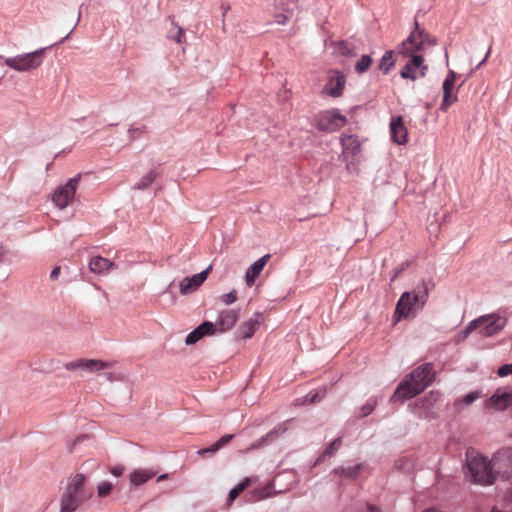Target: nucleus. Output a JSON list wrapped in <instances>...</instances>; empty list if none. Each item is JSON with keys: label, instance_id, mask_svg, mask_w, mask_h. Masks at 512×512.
I'll list each match as a JSON object with an SVG mask.
<instances>
[{"label": "nucleus", "instance_id": "c756f323", "mask_svg": "<svg viewBox=\"0 0 512 512\" xmlns=\"http://www.w3.org/2000/svg\"><path fill=\"white\" fill-rule=\"evenodd\" d=\"M232 438H233L232 434L224 435L216 443H214L210 447L199 450L198 453L200 455H204L206 453H215L216 451L221 449L223 446L228 444L232 440Z\"/></svg>", "mask_w": 512, "mask_h": 512}, {"label": "nucleus", "instance_id": "b1692460", "mask_svg": "<svg viewBox=\"0 0 512 512\" xmlns=\"http://www.w3.org/2000/svg\"><path fill=\"white\" fill-rule=\"evenodd\" d=\"M263 317L261 313H255L250 319L245 321L239 328L244 339L251 338L260 327Z\"/></svg>", "mask_w": 512, "mask_h": 512}, {"label": "nucleus", "instance_id": "6e6552de", "mask_svg": "<svg viewBox=\"0 0 512 512\" xmlns=\"http://www.w3.org/2000/svg\"><path fill=\"white\" fill-rule=\"evenodd\" d=\"M80 179H81V174H77L73 178L69 179L65 185L58 187L54 191V193L52 195V202L59 209H64L72 202V200L74 199L76 190L78 188Z\"/></svg>", "mask_w": 512, "mask_h": 512}, {"label": "nucleus", "instance_id": "473e14b6", "mask_svg": "<svg viewBox=\"0 0 512 512\" xmlns=\"http://www.w3.org/2000/svg\"><path fill=\"white\" fill-rule=\"evenodd\" d=\"M457 101V94L453 90H443V100L440 109L446 111L453 103Z\"/></svg>", "mask_w": 512, "mask_h": 512}, {"label": "nucleus", "instance_id": "412c9836", "mask_svg": "<svg viewBox=\"0 0 512 512\" xmlns=\"http://www.w3.org/2000/svg\"><path fill=\"white\" fill-rule=\"evenodd\" d=\"M212 334H214V324L206 321L187 335L185 343L187 345H192L198 342L202 337Z\"/></svg>", "mask_w": 512, "mask_h": 512}, {"label": "nucleus", "instance_id": "8fccbe9b", "mask_svg": "<svg viewBox=\"0 0 512 512\" xmlns=\"http://www.w3.org/2000/svg\"><path fill=\"white\" fill-rule=\"evenodd\" d=\"M168 478V474H162L160 475L158 478H157V481L160 482V481H163L165 479Z\"/></svg>", "mask_w": 512, "mask_h": 512}, {"label": "nucleus", "instance_id": "37998d69", "mask_svg": "<svg viewBox=\"0 0 512 512\" xmlns=\"http://www.w3.org/2000/svg\"><path fill=\"white\" fill-rule=\"evenodd\" d=\"M289 17L285 14H277L275 16V21L279 25H285L288 21Z\"/></svg>", "mask_w": 512, "mask_h": 512}, {"label": "nucleus", "instance_id": "a211bd4d", "mask_svg": "<svg viewBox=\"0 0 512 512\" xmlns=\"http://www.w3.org/2000/svg\"><path fill=\"white\" fill-rule=\"evenodd\" d=\"M414 308L420 309L419 304L413 302L411 292H404L397 302L395 313L399 318H408Z\"/></svg>", "mask_w": 512, "mask_h": 512}, {"label": "nucleus", "instance_id": "f257e3e1", "mask_svg": "<svg viewBox=\"0 0 512 512\" xmlns=\"http://www.w3.org/2000/svg\"><path fill=\"white\" fill-rule=\"evenodd\" d=\"M491 460L470 448L466 452L465 476L469 481L479 485L494 483Z\"/></svg>", "mask_w": 512, "mask_h": 512}, {"label": "nucleus", "instance_id": "9b49d317", "mask_svg": "<svg viewBox=\"0 0 512 512\" xmlns=\"http://www.w3.org/2000/svg\"><path fill=\"white\" fill-rule=\"evenodd\" d=\"M482 317L486 320L482 323V326L479 327V333L484 337L495 335L500 332L506 324V319L498 314H488Z\"/></svg>", "mask_w": 512, "mask_h": 512}, {"label": "nucleus", "instance_id": "4be33fe9", "mask_svg": "<svg viewBox=\"0 0 512 512\" xmlns=\"http://www.w3.org/2000/svg\"><path fill=\"white\" fill-rule=\"evenodd\" d=\"M341 144L343 160H346L348 156H356L360 152V143L354 135H343Z\"/></svg>", "mask_w": 512, "mask_h": 512}, {"label": "nucleus", "instance_id": "72a5a7b5", "mask_svg": "<svg viewBox=\"0 0 512 512\" xmlns=\"http://www.w3.org/2000/svg\"><path fill=\"white\" fill-rule=\"evenodd\" d=\"M393 64V51H386L380 61L379 69L382 70L384 73H387L389 69L393 66Z\"/></svg>", "mask_w": 512, "mask_h": 512}, {"label": "nucleus", "instance_id": "2f4dec72", "mask_svg": "<svg viewBox=\"0 0 512 512\" xmlns=\"http://www.w3.org/2000/svg\"><path fill=\"white\" fill-rule=\"evenodd\" d=\"M249 485L250 478H245L234 487L229 493L228 504L230 505Z\"/></svg>", "mask_w": 512, "mask_h": 512}, {"label": "nucleus", "instance_id": "c85d7f7f", "mask_svg": "<svg viewBox=\"0 0 512 512\" xmlns=\"http://www.w3.org/2000/svg\"><path fill=\"white\" fill-rule=\"evenodd\" d=\"M325 395V390L323 388H318L311 391L308 395L303 398H298L296 400V405H305V404H313L319 402L323 399Z\"/></svg>", "mask_w": 512, "mask_h": 512}, {"label": "nucleus", "instance_id": "a878e982", "mask_svg": "<svg viewBox=\"0 0 512 512\" xmlns=\"http://www.w3.org/2000/svg\"><path fill=\"white\" fill-rule=\"evenodd\" d=\"M342 446V437H337L334 439L318 456L315 461V465L320 464L326 460L328 457H332Z\"/></svg>", "mask_w": 512, "mask_h": 512}, {"label": "nucleus", "instance_id": "f03ea898", "mask_svg": "<svg viewBox=\"0 0 512 512\" xmlns=\"http://www.w3.org/2000/svg\"><path fill=\"white\" fill-rule=\"evenodd\" d=\"M85 482L86 476L80 473L68 478L66 490L61 498L60 512H75L92 496L93 490L86 488Z\"/></svg>", "mask_w": 512, "mask_h": 512}, {"label": "nucleus", "instance_id": "2eb2a0df", "mask_svg": "<svg viewBox=\"0 0 512 512\" xmlns=\"http://www.w3.org/2000/svg\"><path fill=\"white\" fill-rule=\"evenodd\" d=\"M239 318V313L236 310L229 309L220 312L218 319L214 324V333L226 332L233 328Z\"/></svg>", "mask_w": 512, "mask_h": 512}, {"label": "nucleus", "instance_id": "f8f14e48", "mask_svg": "<svg viewBox=\"0 0 512 512\" xmlns=\"http://www.w3.org/2000/svg\"><path fill=\"white\" fill-rule=\"evenodd\" d=\"M362 463L349 466H339L332 470L331 476L337 481L356 480L365 470Z\"/></svg>", "mask_w": 512, "mask_h": 512}, {"label": "nucleus", "instance_id": "a19ab883", "mask_svg": "<svg viewBox=\"0 0 512 512\" xmlns=\"http://www.w3.org/2000/svg\"><path fill=\"white\" fill-rule=\"evenodd\" d=\"M374 409V405L372 404H366L364 405L362 408H361V417H366L368 416Z\"/></svg>", "mask_w": 512, "mask_h": 512}, {"label": "nucleus", "instance_id": "423d86ee", "mask_svg": "<svg viewBox=\"0 0 512 512\" xmlns=\"http://www.w3.org/2000/svg\"><path fill=\"white\" fill-rule=\"evenodd\" d=\"M315 122V127L319 131L332 133L344 127L347 124V118L336 109H331L320 112Z\"/></svg>", "mask_w": 512, "mask_h": 512}, {"label": "nucleus", "instance_id": "393cba45", "mask_svg": "<svg viewBox=\"0 0 512 512\" xmlns=\"http://www.w3.org/2000/svg\"><path fill=\"white\" fill-rule=\"evenodd\" d=\"M156 472L148 469H136L130 474V482L135 486L142 485L153 478Z\"/></svg>", "mask_w": 512, "mask_h": 512}, {"label": "nucleus", "instance_id": "e433bc0d", "mask_svg": "<svg viewBox=\"0 0 512 512\" xmlns=\"http://www.w3.org/2000/svg\"><path fill=\"white\" fill-rule=\"evenodd\" d=\"M113 485L110 482H102L98 485V495L99 497H105L110 494L112 491Z\"/></svg>", "mask_w": 512, "mask_h": 512}, {"label": "nucleus", "instance_id": "4c0bfd02", "mask_svg": "<svg viewBox=\"0 0 512 512\" xmlns=\"http://www.w3.org/2000/svg\"><path fill=\"white\" fill-rule=\"evenodd\" d=\"M237 300V292L235 290H232L229 293L223 294L221 296V301L225 305L233 304Z\"/></svg>", "mask_w": 512, "mask_h": 512}, {"label": "nucleus", "instance_id": "6ab92c4d", "mask_svg": "<svg viewBox=\"0 0 512 512\" xmlns=\"http://www.w3.org/2000/svg\"><path fill=\"white\" fill-rule=\"evenodd\" d=\"M271 255L266 254L257 261H255L248 269L245 275V282L248 287H251L254 285L256 279L259 277L261 272L263 271L265 265L270 260Z\"/></svg>", "mask_w": 512, "mask_h": 512}, {"label": "nucleus", "instance_id": "f704fd0d", "mask_svg": "<svg viewBox=\"0 0 512 512\" xmlns=\"http://www.w3.org/2000/svg\"><path fill=\"white\" fill-rule=\"evenodd\" d=\"M371 63L372 59L369 55H362L361 59L355 65L356 72L359 74L366 72Z\"/></svg>", "mask_w": 512, "mask_h": 512}, {"label": "nucleus", "instance_id": "9d476101", "mask_svg": "<svg viewBox=\"0 0 512 512\" xmlns=\"http://www.w3.org/2000/svg\"><path fill=\"white\" fill-rule=\"evenodd\" d=\"M424 59L421 55H413L401 70V77L405 79L416 80L424 77L427 66L423 65Z\"/></svg>", "mask_w": 512, "mask_h": 512}, {"label": "nucleus", "instance_id": "aec40b11", "mask_svg": "<svg viewBox=\"0 0 512 512\" xmlns=\"http://www.w3.org/2000/svg\"><path fill=\"white\" fill-rule=\"evenodd\" d=\"M432 286L433 284L431 280H421L411 292L413 296V302L419 304V308H423L426 304Z\"/></svg>", "mask_w": 512, "mask_h": 512}, {"label": "nucleus", "instance_id": "20e7f679", "mask_svg": "<svg viewBox=\"0 0 512 512\" xmlns=\"http://www.w3.org/2000/svg\"><path fill=\"white\" fill-rule=\"evenodd\" d=\"M45 50V48H41L30 53L8 57L5 58L4 63L18 72H27L38 68L42 64Z\"/></svg>", "mask_w": 512, "mask_h": 512}, {"label": "nucleus", "instance_id": "79ce46f5", "mask_svg": "<svg viewBox=\"0 0 512 512\" xmlns=\"http://www.w3.org/2000/svg\"><path fill=\"white\" fill-rule=\"evenodd\" d=\"M338 50L342 55H348L350 54V49L348 47V44L346 42H340L338 44Z\"/></svg>", "mask_w": 512, "mask_h": 512}, {"label": "nucleus", "instance_id": "cd10ccee", "mask_svg": "<svg viewBox=\"0 0 512 512\" xmlns=\"http://www.w3.org/2000/svg\"><path fill=\"white\" fill-rule=\"evenodd\" d=\"M486 319L484 317H478L475 320L469 322V324L465 327V329L459 331L455 336V341L457 343L464 341L474 330L478 329L482 326V323Z\"/></svg>", "mask_w": 512, "mask_h": 512}, {"label": "nucleus", "instance_id": "ea45409f", "mask_svg": "<svg viewBox=\"0 0 512 512\" xmlns=\"http://www.w3.org/2000/svg\"><path fill=\"white\" fill-rule=\"evenodd\" d=\"M497 374L500 377H506L508 375H512V363L511 364H505V365L501 366L498 369Z\"/></svg>", "mask_w": 512, "mask_h": 512}, {"label": "nucleus", "instance_id": "c9c22d12", "mask_svg": "<svg viewBox=\"0 0 512 512\" xmlns=\"http://www.w3.org/2000/svg\"><path fill=\"white\" fill-rule=\"evenodd\" d=\"M456 76L453 71H450L443 82V90H453L455 85Z\"/></svg>", "mask_w": 512, "mask_h": 512}, {"label": "nucleus", "instance_id": "dca6fc26", "mask_svg": "<svg viewBox=\"0 0 512 512\" xmlns=\"http://www.w3.org/2000/svg\"><path fill=\"white\" fill-rule=\"evenodd\" d=\"M390 132L391 138L395 143L403 145L408 142V131L402 116L391 119Z\"/></svg>", "mask_w": 512, "mask_h": 512}, {"label": "nucleus", "instance_id": "58836bf2", "mask_svg": "<svg viewBox=\"0 0 512 512\" xmlns=\"http://www.w3.org/2000/svg\"><path fill=\"white\" fill-rule=\"evenodd\" d=\"M147 132V127L146 126H142V127H132L128 130V133H129V136L131 139H137L142 133H145Z\"/></svg>", "mask_w": 512, "mask_h": 512}, {"label": "nucleus", "instance_id": "bb28decb", "mask_svg": "<svg viewBox=\"0 0 512 512\" xmlns=\"http://www.w3.org/2000/svg\"><path fill=\"white\" fill-rule=\"evenodd\" d=\"M489 401L492 407L498 410H503L512 404V393H496L490 398Z\"/></svg>", "mask_w": 512, "mask_h": 512}, {"label": "nucleus", "instance_id": "f3484780", "mask_svg": "<svg viewBox=\"0 0 512 512\" xmlns=\"http://www.w3.org/2000/svg\"><path fill=\"white\" fill-rule=\"evenodd\" d=\"M88 267L90 272L96 275L105 276L111 270L115 269L116 265L109 259L104 258L102 256H93L89 260Z\"/></svg>", "mask_w": 512, "mask_h": 512}, {"label": "nucleus", "instance_id": "c03bdc74", "mask_svg": "<svg viewBox=\"0 0 512 512\" xmlns=\"http://www.w3.org/2000/svg\"><path fill=\"white\" fill-rule=\"evenodd\" d=\"M478 397V394L477 393H470L468 395L465 396L464 398V402L469 405L471 404L472 402H474L476 400V398Z\"/></svg>", "mask_w": 512, "mask_h": 512}, {"label": "nucleus", "instance_id": "5701e85b", "mask_svg": "<svg viewBox=\"0 0 512 512\" xmlns=\"http://www.w3.org/2000/svg\"><path fill=\"white\" fill-rule=\"evenodd\" d=\"M426 386H397L396 391L391 397V401H403L406 399H410L421 392H423Z\"/></svg>", "mask_w": 512, "mask_h": 512}, {"label": "nucleus", "instance_id": "09e8293b", "mask_svg": "<svg viewBox=\"0 0 512 512\" xmlns=\"http://www.w3.org/2000/svg\"><path fill=\"white\" fill-rule=\"evenodd\" d=\"M366 512H380L375 506L369 505Z\"/></svg>", "mask_w": 512, "mask_h": 512}, {"label": "nucleus", "instance_id": "49530a36", "mask_svg": "<svg viewBox=\"0 0 512 512\" xmlns=\"http://www.w3.org/2000/svg\"><path fill=\"white\" fill-rule=\"evenodd\" d=\"M184 35V32H183V29L178 27V31H177V36L175 37V40L178 42V43H181L182 42V37Z\"/></svg>", "mask_w": 512, "mask_h": 512}, {"label": "nucleus", "instance_id": "a18cd8bd", "mask_svg": "<svg viewBox=\"0 0 512 512\" xmlns=\"http://www.w3.org/2000/svg\"><path fill=\"white\" fill-rule=\"evenodd\" d=\"M59 274H60V267H59V266H57V267H55V268L51 271L50 278H51L52 280H56V279H57V277L59 276Z\"/></svg>", "mask_w": 512, "mask_h": 512}, {"label": "nucleus", "instance_id": "0eeeda50", "mask_svg": "<svg viewBox=\"0 0 512 512\" xmlns=\"http://www.w3.org/2000/svg\"><path fill=\"white\" fill-rule=\"evenodd\" d=\"M494 481L512 478V448L501 449L491 459Z\"/></svg>", "mask_w": 512, "mask_h": 512}, {"label": "nucleus", "instance_id": "39448f33", "mask_svg": "<svg viewBox=\"0 0 512 512\" xmlns=\"http://www.w3.org/2000/svg\"><path fill=\"white\" fill-rule=\"evenodd\" d=\"M434 45L435 41L419 29L418 23L415 22V29L409 37L404 40L398 47V53L402 55H415L416 52L424 49L425 45Z\"/></svg>", "mask_w": 512, "mask_h": 512}, {"label": "nucleus", "instance_id": "ddd939ff", "mask_svg": "<svg viewBox=\"0 0 512 512\" xmlns=\"http://www.w3.org/2000/svg\"><path fill=\"white\" fill-rule=\"evenodd\" d=\"M211 269L212 266H209L207 269L198 274L184 278L179 284L180 292L184 295H187L196 291L201 286V284L207 279Z\"/></svg>", "mask_w": 512, "mask_h": 512}, {"label": "nucleus", "instance_id": "3c124183", "mask_svg": "<svg viewBox=\"0 0 512 512\" xmlns=\"http://www.w3.org/2000/svg\"><path fill=\"white\" fill-rule=\"evenodd\" d=\"M229 8H230L229 6L224 8V14L229 10Z\"/></svg>", "mask_w": 512, "mask_h": 512}, {"label": "nucleus", "instance_id": "7ed1b4c3", "mask_svg": "<svg viewBox=\"0 0 512 512\" xmlns=\"http://www.w3.org/2000/svg\"><path fill=\"white\" fill-rule=\"evenodd\" d=\"M115 362H106L97 359H77L65 364V368L69 371L81 370L86 373H95L101 370H110L106 373L109 382H125L127 381L126 373L115 368Z\"/></svg>", "mask_w": 512, "mask_h": 512}, {"label": "nucleus", "instance_id": "4468645a", "mask_svg": "<svg viewBox=\"0 0 512 512\" xmlns=\"http://www.w3.org/2000/svg\"><path fill=\"white\" fill-rule=\"evenodd\" d=\"M345 83V75L341 72L334 71L324 86V92L331 97H340L343 94Z\"/></svg>", "mask_w": 512, "mask_h": 512}, {"label": "nucleus", "instance_id": "1a4fd4ad", "mask_svg": "<svg viewBox=\"0 0 512 512\" xmlns=\"http://www.w3.org/2000/svg\"><path fill=\"white\" fill-rule=\"evenodd\" d=\"M434 380L433 366L430 363H425L410 372L399 384H431Z\"/></svg>", "mask_w": 512, "mask_h": 512}, {"label": "nucleus", "instance_id": "de8ad7c7", "mask_svg": "<svg viewBox=\"0 0 512 512\" xmlns=\"http://www.w3.org/2000/svg\"><path fill=\"white\" fill-rule=\"evenodd\" d=\"M122 472H123V469H122V468H120V467H119V468H114V469L112 470V473H113L115 476H120V475L122 474Z\"/></svg>", "mask_w": 512, "mask_h": 512}, {"label": "nucleus", "instance_id": "7c9ffc66", "mask_svg": "<svg viewBox=\"0 0 512 512\" xmlns=\"http://www.w3.org/2000/svg\"><path fill=\"white\" fill-rule=\"evenodd\" d=\"M157 173L154 170L149 171L144 175L133 187L135 190H143L149 187L156 179Z\"/></svg>", "mask_w": 512, "mask_h": 512}]
</instances>
